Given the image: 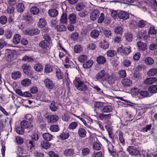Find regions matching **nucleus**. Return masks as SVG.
I'll use <instances>...</instances> for the list:
<instances>
[{"label":"nucleus","instance_id":"obj_1","mask_svg":"<svg viewBox=\"0 0 157 157\" xmlns=\"http://www.w3.org/2000/svg\"><path fill=\"white\" fill-rule=\"evenodd\" d=\"M73 83L77 89L79 90L84 91L87 89L86 85L79 78H76L73 81Z\"/></svg>","mask_w":157,"mask_h":157},{"label":"nucleus","instance_id":"obj_2","mask_svg":"<svg viewBox=\"0 0 157 157\" xmlns=\"http://www.w3.org/2000/svg\"><path fill=\"white\" fill-rule=\"evenodd\" d=\"M6 60L8 62H11L15 60L17 58V52L13 50L6 49L5 51Z\"/></svg>","mask_w":157,"mask_h":157},{"label":"nucleus","instance_id":"obj_3","mask_svg":"<svg viewBox=\"0 0 157 157\" xmlns=\"http://www.w3.org/2000/svg\"><path fill=\"white\" fill-rule=\"evenodd\" d=\"M131 48L129 46L123 48L122 46L117 49L118 53L122 56L128 55L131 52Z\"/></svg>","mask_w":157,"mask_h":157},{"label":"nucleus","instance_id":"obj_4","mask_svg":"<svg viewBox=\"0 0 157 157\" xmlns=\"http://www.w3.org/2000/svg\"><path fill=\"white\" fill-rule=\"evenodd\" d=\"M57 47L59 51V58L62 59L64 58L65 56H66V55L68 54L64 48L62 47L61 44L59 41Z\"/></svg>","mask_w":157,"mask_h":157},{"label":"nucleus","instance_id":"obj_5","mask_svg":"<svg viewBox=\"0 0 157 157\" xmlns=\"http://www.w3.org/2000/svg\"><path fill=\"white\" fill-rule=\"evenodd\" d=\"M107 73L105 70H102L96 74L95 78L98 80L104 81V79Z\"/></svg>","mask_w":157,"mask_h":157},{"label":"nucleus","instance_id":"obj_6","mask_svg":"<svg viewBox=\"0 0 157 157\" xmlns=\"http://www.w3.org/2000/svg\"><path fill=\"white\" fill-rule=\"evenodd\" d=\"M44 83L46 87L49 89H54L55 86L53 81L48 78L45 79L44 81Z\"/></svg>","mask_w":157,"mask_h":157},{"label":"nucleus","instance_id":"obj_7","mask_svg":"<svg viewBox=\"0 0 157 157\" xmlns=\"http://www.w3.org/2000/svg\"><path fill=\"white\" fill-rule=\"evenodd\" d=\"M23 71L24 73L26 75L31 76L33 74V72L31 70V67L30 66L26 64H24L22 66Z\"/></svg>","mask_w":157,"mask_h":157},{"label":"nucleus","instance_id":"obj_8","mask_svg":"<svg viewBox=\"0 0 157 157\" xmlns=\"http://www.w3.org/2000/svg\"><path fill=\"white\" fill-rule=\"evenodd\" d=\"M105 140L108 144L107 147L109 152L111 154L113 157H116L117 156V153L116 152L114 151L113 146L107 139H105Z\"/></svg>","mask_w":157,"mask_h":157},{"label":"nucleus","instance_id":"obj_9","mask_svg":"<svg viewBox=\"0 0 157 157\" xmlns=\"http://www.w3.org/2000/svg\"><path fill=\"white\" fill-rule=\"evenodd\" d=\"M127 150L131 155H137L139 153L138 149L133 146L128 147L127 149Z\"/></svg>","mask_w":157,"mask_h":157},{"label":"nucleus","instance_id":"obj_10","mask_svg":"<svg viewBox=\"0 0 157 157\" xmlns=\"http://www.w3.org/2000/svg\"><path fill=\"white\" fill-rule=\"evenodd\" d=\"M23 33L25 35L33 36L34 35L38 34L40 33V31L38 29L33 30L27 29L24 30Z\"/></svg>","mask_w":157,"mask_h":157},{"label":"nucleus","instance_id":"obj_11","mask_svg":"<svg viewBox=\"0 0 157 157\" xmlns=\"http://www.w3.org/2000/svg\"><path fill=\"white\" fill-rule=\"evenodd\" d=\"M104 81H106L109 84L112 85L114 83V79L112 75L107 73L104 79Z\"/></svg>","mask_w":157,"mask_h":157},{"label":"nucleus","instance_id":"obj_12","mask_svg":"<svg viewBox=\"0 0 157 157\" xmlns=\"http://www.w3.org/2000/svg\"><path fill=\"white\" fill-rule=\"evenodd\" d=\"M137 36L140 39H147L148 37L147 35V31L144 30L139 31L137 34Z\"/></svg>","mask_w":157,"mask_h":157},{"label":"nucleus","instance_id":"obj_13","mask_svg":"<svg viewBox=\"0 0 157 157\" xmlns=\"http://www.w3.org/2000/svg\"><path fill=\"white\" fill-rule=\"evenodd\" d=\"M157 81L155 77H151L147 78L144 81V83L146 85H150L155 83Z\"/></svg>","mask_w":157,"mask_h":157},{"label":"nucleus","instance_id":"obj_14","mask_svg":"<svg viewBox=\"0 0 157 157\" xmlns=\"http://www.w3.org/2000/svg\"><path fill=\"white\" fill-rule=\"evenodd\" d=\"M32 140L29 141V146L30 147V148L32 149V147H34V141L38 140L39 139V137L38 134H34L32 136Z\"/></svg>","mask_w":157,"mask_h":157},{"label":"nucleus","instance_id":"obj_15","mask_svg":"<svg viewBox=\"0 0 157 157\" xmlns=\"http://www.w3.org/2000/svg\"><path fill=\"white\" fill-rule=\"evenodd\" d=\"M119 17L124 20L127 19L128 18L129 16L128 13L124 11H121L118 13Z\"/></svg>","mask_w":157,"mask_h":157},{"label":"nucleus","instance_id":"obj_16","mask_svg":"<svg viewBox=\"0 0 157 157\" xmlns=\"http://www.w3.org/2000/svg\"><path fill=\"white\" fill-rule=\"evenodd\" d=\"M111 117V114H105L101 113L98 115V118L101 120H104L105 121L108 120L110 119Z\"/></svg>","mask_w":157,"mask_h":157},{"label":"nucleus","instance_id":"obj_17","mask_svg":"<svg viewBox=\"0 0 157 157\" xmlns=\"http://www.w3.org/2000/svg\"><path fill=\"white\" fill-rule=\"evenodd\" d=\"M99 14L100 13L98 10H94L90 14L91 19L93 21L95 20L98 17Z\"/></svg>","mask_w":157,"mask_h":157},{"label":"nucleus","instance_id":"obj_18","mask_svg":"<svg viewBox=\"0 0 157 157\" xmlns=\"http://www.w3.org/2000/svg\"><path fill=\"white\" fill-rule=\"evenodd\" d=\"M78 133L80 137L83 138L86 137V132L84 128L80 127L78 128Z\"/></svg>","mask_w":157,"mask_h":157},{"label":"nucleus","instance_id":"obj_19","mask_svg":"<svg viewBox=\"0 0 157 157\" xmlns=\"http://www.w3.org/2000/svg\"><path fill=\"white\" fill-rule=\"evenodd\" d=\"M51 44L52 43L49 41L43 40L40 42L39 45L40 47L43 48H45L49 47Z\"/></svg>","mask_w":157,"mask_h":157},{"label":"nucleus","instance_id":"obj_20","mask_svg":"<svg viewBox=\"0 0 157 157\" xmlns=\"http://www.w3.org/2000/svg\"><path fill=\"white\" fill-rule=\"evenodd\" d=\"M74 150L72 148L67 149L63 152V155L66 157L72 156L74 154Z\"/></svg>","mask_w":157,"mask_h":157},{"label":"nucleus","instance_id":"obj_21","mask_svg":"<svg viewBox=\"0 0 157 157\" xmlns=\"http://www.w3.org/2000/svg\"><path fill=\"white\" fill-rule=\"evenodd\" d=\"M137 46L138 48L141 51H144L147 48V44L141 41H139L137 43Z\"/></svg>","mask_w":157,"mask_h":157},{"label":"nucleus","instance_id":"obj_22","mask_svg":"<svg viewBox=\"0 0 157 157\" xmlns=\"http://www.w3.org/2000/svg\"><path fill=\"white\" fill-rule=\"evenodd\" d=\"M21 76V74L19 71L13 72L12 73L11 77L13 80H16L20 78Z\"/></svg>","mask_w":157,"mask_h":157},{"label":"nucleus","instance_id":"obj_23","mask_svg":"<svg viewBox=\"0 0 157 157\" xmlns=\"http://www.w3.org/2000/svg\"><path fill=\"white\" fill-rule=\"evenodd\" d=\"M122 82L123 86L126 87L130 86L132 84V81L130 79L128 78L123 79Z\"/></svg>","mask_w":157,"mask_h":157},{"label":"nucleus","instance_id":"obj_24","mask_svg":"<svg viewBox=\"0 0 157 157\" xmlns=\"http://www.w3.org/2000/svg\"><path fill=\"white\" fill-rule=\"evenodd\" d=\"M48 13L49 16L52 17H56L59 13L58 11L55 9H50L48 11Z\"/></svg>","mask_w":157,"mask_h":157},{"label":"nucleus","instance_id":"obj_25","mask_svg":"<svg viewBox=\"0 0 157 157\" xmlns=\"http://www.w3.org/2000/svg\"><path fill=\"white\" fill-rule=\"evenodd\" d=\"M58 119V117L56 115H50L48 117V121L49 123H52L56 121Z\"/></svg>","mask_w":157,"mask_h":157},{"label":"nucleus","instance_id":"obj_26","mask_svg":"<svg viewBox=\"0 0 157 157\" xmlns=\"http://www.w3.org/2000/svg\"><path fill=\"white\" fill-rule=\"evenodd\" d=\"M68 19L71 24H74L76 22V17L74 14H70L68 16Z\"/></svg>","mask_w":157,"mask_h":157},{"label":"nucleus","instance_id":"obj_27","mask_svg":"<svg viewBox=\"0 0 157 157\" xmlns=\"http://www.w3.org/2000/svg\"><path fill=\"white\" fill-rule=\"evenodd\" d=\"M47 24V22L45 19L41 18L39 20L38 22L37 25L40 28L44 27Z\"/></svg>","mask_w":157,"mask_h":157},{"label":"nucleus","instance_id":"obj_28","mask_svg":"<svg viewBox=\"0 0 157 157\" xmlns=\"http://www.w3.org/2000/svg\"><path fill=\"white\" fill-rule=\"evenodd\" d=\"M97 61L99 64H103L105 63L106 59L103 56H100L97 58Z\"/></svg>","mask_w":157,"mask_h":157},{"label":"nucleus","instance_id":"obj_29","mask_svg":"<svg viewBox=\"0 0 157 157\" xmlns=\"http://www.w3.org/2000/svg\"><path fill=\"white\" fill-rule=\"evenodd\" d=\"M99 32L97 29H94L91 32L90 36L94 39L97 38L99 35Z\"/></svg>","mask_w":157,"mask_h":157},{"label":"nucleus","instance_id":"obj_30","mask_svg":"<svg viewBox=\"0 0 157 157\" xmlns=\"http://www.w3.org/2000/svg\"><path fill=\"white\" fill-rule=\"evenodd\" d=\"M21 36L19 34L15 35L13 38V42L15 44H18L20 41Z\"/></svg>","mask_w":157,"mask_h":157},{"label":"nucleus","instance_id":"obj_31","mask_svg":"<svg viewBox=\"0 0 157 157\" xmlns=\"http://www.w3.org/2000/svg\"><path fill=\"white\" fill-rule=\"evenodd\" d=\"M157 73V69L153 68L150 69L147 72V75L149 76H153L155 75Z\"/></svg>","mask_w":157,"mask_h":157},{"label":"nucleus","instance_id":"obj_32","mask_svg":"<svg viewBox=\"0 0 157 157\" xmlns=\"http://www.w3.org/2000/svg\"><path fill=\"white\" fill-rule=\"evenodd\" d=\"M16 9L19 12L21 13L23 12L25 10L24 4L21 3L18 4L17 5Z\"/></svg>","mask_w":157,"mask_h":157},{"label":"nucleus","instance_id":"obj_33","mask_svg":"<svg viewBox=\"0 0 157 157\" xmlns=\"http://www.w3.org/2000/svg\"><path fill=\"white\" fill-rule=\"evenodd\" d=\"M43 138L47 141H50L52 139V136L48 133H45L42 135Z\"/></svg>","mask_w":157,"mask_h":157},{"label":"nucleus","instance_id":"obj_34","mask_svg":"<svg viewBox=\"0 0 157 157\" xmlns=\"http://www.w3.org/2000/svg\"><path fill=\"white\" fill-rule=\"evenodd\" d=\"M148 91L151 93L155 94L157 93V86L154 85L150 86L148 88Z\"/></svg>","mask_w":157,"mask_h":157},{"label":"nucleus","instance_id":"obj_35","mask_svg":"<svg viewBox=\"0 0 157 157\" xmlns=\"http://www.w3.org/2000/svg\"><path fill=\"white\" fill-rule=\"evenodd\" d=\"M31 81L28 78L23 80L21 81V84L24 86H28L31 84Z\"/></svg>","mask_w":157,"mask_h":157},{"label":"nucleus","instance_id":"obj_36","mask_svg":"<svg viewBox=\"0 0 157 157\" xmlns=\"http://www.w3.org/2000/svg\"><path fill=\"white\" fill-rule=\"evenodd\" d=\"M60 22L62 24H66L67 22V16L65 13H63L62 14L60 19Z\"/></svg>","mask_w":157,"mask_h":157},{"label":"nucleus","instance_id":"obj_37","mask_svg":"<svg viewBox=\"0 0 157 157\" xmlns=\"http://www.w3.org/2000/svg\"><path fill=\"white\" fill-rule=\"evenodd\" d=\"M56 75L57 78L59 79H62L63 78V74L59 69H56Z\"/></svg>","mask_w":157,"mask_h":157},{"label":"nucleus","instance_id":"obj_38","mask_svg":"<svg viewBox=\"0 0 157 157\" xmlns=\"http://www.w3.org/2000/svg\"><path fill=\"white\" fill-rule=\"evenodd\" d=\"M34 70L36 71L40 72L43 69V67L39 63H37L34 66Z\"/></svg>","mask_w":157,"mask_h":157},{"label":"nucleus","instance_id":"obj_39","mask_svg":"<svg viewBox=\"0 0 157 157\" xmlns=\"http://www.w3.org/2000/svg\"><path fill=\"white\" fill-rule=\"evenodd\" d=\"M93 64V61L92 60H89L83 64V67L84 68H89L91 67Z\"/></svg>","mask_w":157,"mask_h":157},{"label":"nucleus","instance_id":"obj_40","mask_svg":"<svg viewBox=\"0 0 157 157\" xmlns=\"http://www.w3.org/2000/svg\"><path fill=\"white\" fill-rule=\"evenodd\" d=\"M20 124L22 128H23L24 129L27 128L29 126V124L28 122L25 120H23L21 121Z\"/></svg>","mask_w":157,"mask_h":157},{"label":"nucleus","instance_id":"obj_41","mask_svg":"<svg viewBox=\"0 0 157 157\" xmlns=\"http://www.w3.org/2000/svg\"><path fill=\"white\" fill-rule=\"evenodd\" d=\"M64 58L61 59L62 60L66 63L70 64L71 61L70 60L71 56L69 54H67Z\"/></svg>","mask_w":157,"mask_h":157},{"label":"nucleus","instance_id":"obj_42","mask_svg":"<svg viewBox=\"0 0 157 157\" xmlns=\"http://www.w3.org/2000/svg\"><path fill=\"white\" fill-rule=\"evenodd\" d=\"M112 109V107L110 105H107L104 107L102 109L103 113H109L111 111Z\"/></svg>","mask_w":157,"mask_h":157},{"label":"nucleus","instance_id":"obj_43","mask_svg":"<svg viewBox=\"0 0 157 157\" xmlns=\"http://www.w3.org/2000/svg\"><path fill=\"white\" fill-rule=\"evenodd\" d=\"M39 11V9L36 6L33 7L30 9L31 13L34 15L38 14Z\"/></svg>","mask_w":157,"mask_h":157},{"label":"nucleus","instance_id":"obj_44","mask_svg":"<svg viewBox=\"0 0 157 157\" xmlns=\"http://www.w3.org/2000/svg\"><path fill=\"white\" fill-rule=\"evenodd\" d=\"M136 21L138 23V26L140 28L143 27L146 25V21L143 20H140V19H138Z\"/></svg>","mask_w":157,"mask_h":157},{"label":"nucleus","instance_id":"obj_45","mask_svg":"<svg viewBox=\"0 0 157 157\" xmlns=\"http://www.w3.org/2000/svg\"><path fill=\"white\" fill-rule=\"evenodd\" d=\"M103 34L105 37L108 38H110L112 36L111 31L108 29H105L103 31Z\"/></svg>","mask_w":157,"mask_h":157},{"label":"nucleus","instance_id":"obj_46","mask_svg":"<svg viewBox=\"0 0 157 157\" xmlns=\"http://www.w3.org/2000/svg\"><path fill=\"white\" fill-rule=\"evenodd\" d=\"M41 145L42 148L45 149H48L50 147V145L49 143L42 141L41 142Z\"/></svg>","mask_w":157,"mask_h":157},{"label":"nucleus","instance_id":"obj_47","mask_svg":"<svg viewBox=\"0 0 157 157\" xmlns=\"http://www.w3.org/2000/svg\"><path fill=\"white\" fill-rule=\"evenodd\" d=\"M145 62L146 64L147 65H151L154 63V61L152 58L148 57L145 59Z\"/></svg>","mask_w":157,"mask_h":157},{"label":"nucleus","instance_id":"obj_48","mask_svg":"<svg viewBox=\"0 0 157 157\" xmlns=\"http://www.w3.org/2000/svg\"><path fill=\"white\" fill-rule=\"evenodd\" d=\"M56 29L58 31H63L66 30V28L63 25H59L56 27Z\"/></svg>","mask_w":157,"mask_h":157},{"label":"nucleus","instance_id":"obj_49","mask_svg":"<svg viewBox=\"0 0 157 157\" xmlns=\"http://www.w3.org/2000/svg\"><path fill=\"white\" fill-rule=\"evenodd\" d=\"M122 64L124 67H128L131 65V62L127 59H124L122 62Z\"/></svg>","mask_w":157,"mask_h":157},{"label":"nucleus","instance_id":"obj_50","mask_svg":"<svg viewBox=\"0 0 157 157\" xmlns=\"http://www.w3.org/2000/svg\"><path fill=\"white\" fill-rule=\"evenodd\" d=\"M69 134L67 132H63L59 136L60 138L63 140L67 139L69 137Z\"/></svg>","mask_w":157,"mask_h":157},{"label":"nucleus","instance_id":"obj_51","mask_svg":"<svg viewBox=\"0 0 157 157\" xmlns=\"http://www.w3.org/2000/svg\"><path fill=\"white\" fill-rule=\"evenodd\" d=\"M114 31L115 33L120 34L121 35L123 32L122 29L120 26L116 27L114 29Z\"/></svg>","mask_w":157,"mask_h":157},{"label":"nucleus","instance_id":"obj_52","mask_svg":"<svg viewBox=\"0 0 157 157\" xmlns=\"http://www.w3.org/2000/svg\"><path fill=\"white\" fill-rule=\"evenodd\" d=\"M50 129L51 131L54 132L58 131L59 128L58 125H53L51 126Z\"/></svg>","mask_w":157,"mask_h":157},{"label":"nucleus","instance_id":"obj_53","mask_svg":"<svg viewBox=\"0 0 157 157\" xmlns=\"http://www.w3.org/2000/svg\"><path fill=\"white\" fill-rule=\"evenodd\" d=\"M78 125L77 122H73L69 124L68 128L70 129H74L77 127Z\"/></svg>","mask_w":157,"mask_h":157},{"label":"nucleus","instance_id":"obj_54","mask_svg":"<svg viewBox=\"0 0 157 157\" xmlns=\"http://www.w3.org/2000/svg\"><path fill=\"white\" fill-rule=\"evenodd\" d=\"M79 61L81 63L84 62L87 59V57L86 56L84 55H81L78 58Z\"/></svg>","mask_w":157,"mask_h":157},{"label":"nucleus","instance_id":"obj_55","mask_svg":"<svg viewBox=\"0 0 157 157\" xmlns=\"http://www.w3.org/2000/svg\"><path fill=\"white\" fill-rule=\"evenodd\" d=\"M50 108L51 110L52 111H55L57 109V107L55 105V103L54 101H52L50 105Z\"/></svg>","mask_w":157,"mask_h":157},{"label":"nucleus","instance_id":"obj_56","mask_svg":"<svg viewBox=\"0 0 157 157\" xmlns=\"http://www.w3.org/2000/svg\"><path fill=\"white\" fill-rule=\"evenodd\" d=\"M16 131L18 134L22 135L24 133V129L21 126L19 127L16 128Z\"/></svg>","mask_w":157,"mask_h":157},{"label":"nucleus","instance_id":"obj_57","mask_svg":"<svg viewBox=\"0 0 157 157\" xmlns=\"http://www.w3.org/2000/svg\"><path fill=\"white\" fill-rule=\"evenodd\" d=\"M129 26L132 28H135L138 26L137 22L134 20H132L130 22Z\"/></svg>","mask_w":157,"mask_h":157},{"label":"nucleus","instance_id":"obj_58","mask_svg":"<svg viewBox=\"0 0 157 157\" xmlns=\"http://www.w3.org/2000/svg\"><path fill=\"white\" fill-rule=\"evenodd\" d=\"M156 34V32L155 29V28L153 27H151L150 28V29L149 31V33L148 35V36L149 37H151V35H155Z\"/></svg>","mask_w":157,"mask_h":157},{"label":"nucleus","instance_id":"obj_59","mask_svg":"<svg viewBox=\"0 0 157 157\" xmlns=\"http://www.w3.org/2000/svg\"><path fill=\"white\" fill-rule=\"evenodd\" d=\"M118 74L119 76L122 78L125 77L126 76V73L125 70H120L119 71Z\"/></svg>","mask_w":157,"mask_h":157},{"label":"nucleus","instance_id":"obj_60","mask_svg":"<svg viewBox=\"0 0 157 157\" xmlns=\"http://www.w3.org/2000/svg\"><path fill=\"white\" fill-rule=\"evenodd\" d=\"M132 35L130 33H127L125 35V38L128 42L132 41Z\"/></svg>","mask_w":157,"mask_h":157},{"label":"nucleus","instance_id":"obj_61","mask_svg":"<svg viewBox=\"0 0 157 157\" xmlns=\"http://www.w3.org/2000/svg\"><path fill=\"white\" fill-rule=\"evenodd\" d=\"M22 60L25 61H27L28 62H32L33 61V59L30 57L25 56L23 57L22 59Z\"/></svg>","mask_w":157,"mask_h":157},{"label":"nucleus","instance_id":"obj_62","mask_svg":"<svg viewBox=\"0 0 157 157\" xmlns=\"http://www.w3.org/2000/svg\"><path fill=\"white\" fill-rule=\"evenodd\" d=\"M7 22V18L5 16H2L0 17V22L3 25L5 24Z\"/></svg>","mask_w":157,"mask_h":157},{"label":"nucleus","instance_id":"obj_63","mask_svg":"<svg viewBox=\"0 0 157 157\" xmlns=\"http://www.w3.org/2000/svg\"><path fill=\"white\" fill-rule=\"evenodd\" d=\"M85 6L82 4H78L76 5V10L78 11H80L84 8Z\"/></svg>","mask_w":157,"mask_h":157},{"label":"nucleus","instance_id":"obj_64","mask_svg":"<svg viewBox=\"0 0 157 157\" xmlns=\"http://www.w3.org/2000/svg\"><path fill=\"white\" fill-rule=\"evenodd\" d=\"M116 53L115 51L113 50H110L108 51L106 53L107 55L110 57L114 56Z\"/></svg>","mask_w":157,"mask_h":157}]
</instances>
